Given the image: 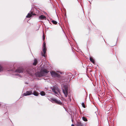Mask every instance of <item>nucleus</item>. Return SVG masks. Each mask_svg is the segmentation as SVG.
Returning <instances> with one entry per match:
<instances>
[{
    "instance_id": "20e7f679",
    "label": "nucleus",
    "mask_w": 126,
    "mask_h": 126,
    "mask_svg": "<svg viewBox=\"0 0 126 126\" xmlns=\"http://www.w3.org/2000/svg\"><path fill=\"white\" fill-rule=\"evenodd\" d=\"M36 15L35 14L33 13L32 12L30 11L28 13L27 15L26 16V17L27 18H30L31 17L33 16Z\"/></svg>"
},
{
    "instance_id": "9b49d317",
    "label": "nucleus",
    "mask_w": 126,
    "mask_h": 126,
    "mask_svg": "<svg viewBox=\"0 0 126 126\" xmlns=\"http://www.w3.org/2000/svg\"><path fill=\"white\" fill-rule=\"evenodd\" d=\"M43 51L44 53V54L43 55V56L44 57H45V54L46 52V47L45 48H43Z\"/></svg>"
},
{
    "instance_id": "ddd939ff",
    "label": "nucleus",
    "mask_w": 126,
    "mask_h": 126,
    "mask_svg": "<svg viewBox=\"0 0 126 126\" xmlns=\"http://www.w3.org/2000/svg\"><path fill=\"white\" fill-rule=\"evenodd\" d=\"M50 88L52 91L55 94V87L53 86V87H50Z\"/></svg>"
},
{
    "instance_id": "f3484780",
    "label": "nucleus",
    "mask_w": 126,
    "mask_h": 126,
    "mask_svg": "<svg viewBox=\"0 0 126 126\" xmlns=\"http://www.w3.org/2000/svg\"><path fill=\"white\" fill-rule=\"evenodd\" d=\"M37 63V60L36 59H35L34 61V62L33 63V64L34 65H35Z\"/></svg>"
},
{
    "instance_id": "dca6fc26",
    "label": "nucleus",
    "mask_w": 126,
    "mask_h": 126,
    "mask_svg": "<svg viewBox=\"0 0 126 126\" xmlns=\"http://www.w3.org/2000/svg\"><path fill=\"white\" fill-rule=\"evenodd\" d=\"M40 94L42 96H44L45 95V93L44 91H41L40 92Z\"/></svg>"
},
{
    "instance_id": "1a4fd4ad",
    "label": "nucleus",
    "mask_w": 126,
    "mask_h": 126,
    "mask_svg": "<svg viewBox=\"0 0 126 126\" xmlns=\"http://www.w3.org/2000/svg\"><path fill=\"white\" fill-rule=\"evenodd\" d=\"M32 94L34 95L35 96H38L39 94V93L37 92L34 91L33 93H32Z\"/></svg>"
},
{
    "instance_id": "c85d7f7f",
    "label": "nucleus",
    "mask_w": 126,
    "mask_h": 126,
    "mask_svg": "<svg viewBox=\"0 0 126 126\" xmlns=\"http://www.w3.org/2000/svg\"><path fill=\"white\" fill-rule=\"evenodd\" d=\"M57 90L58 91V89H57Z\"/></svg>"
},
{
    "instance_id": "9d476101",
    "label": "nucleus",
    "mask_w": 126,
    "mask_h": 126,
    "mask_svg": "<svg viewBox=\"0 0 126 126\" xmlns=\"http://www.w3.org/2000/svg\"><path fill=\"white\" fill-rule=\"evenodd\" d=\"M76 125L77 126H83L82 124L79 121L77 122Z\"/></svg>"
},
{
    "instance_id": "cd10ccee",
    "label": "nucleus",
    "mask_w": 126,
    "mask_h": 126,
    "mask_svg": "<svg viewBox=\"0 0 126 126\" xmlns=\"http://www.w3.org/2000/svg\"><path fill=\"white\" fill-rule=\"evenodd\" d=\"M59 26L60 27V25H59Z\"/></svg>"
},
{
    "instance_id": "423d86ee",
    "label": "nucleus",
    "mask_w": 126,
    "mask_h": 126,
    "mask_svg": "<svg viewBox=\"0 0 126 126\" xmlns=\"http://www.w3.org/2000/svg\"><path fill=\"white\" fill-rule=\"evenodd\" d=\"M56 72V77L60 78L61 77V74L62 73L61 72Z\"/></svg>"
},
{
    "instance_id": "6e6552de",
    "label": "nucleus",
    "mask_w": 126,
    "mask_h": 126,
    "mask_svg": "<svg viewBox=\"0 0 126 126\" xmlns=\"http://www.w3.org/2000/svg\"><path fill=\"white\" fill-rule=\"evenodd\" d=\"M39 19L41 20H43V19H46V17L45 16L42 15L39 16Z\"/></svg>"
},
{
    "instance_id": "7ed1b4c3",
    "label": "nucleus",
    "mask_w": 126,
    "mask_h": 126,
    "mask_svg": "<svg viewBox=\"0 0 126 126\" xmlns=\"http://www.w3.org/2000/svg\"><path fill=\"white\" fill-rule=\"evenodd\" d=\"M63 92L64 95L65 96L67 97L68 94V87L66 85H64L63 89Z\"/></svg>"
},
{
    "instance_id": "b1692460",
    "label": "nucleus",
    "mask_w": 126,
    "mask_h": 126,
    "mask_svg": "<svg viewBox=\"0 0 126 126\" xmlns=\"http://www.w3.org/2000/svg\"><path fill=\"white\" fill-rule=\"evenodd\" d=\"M71 126H74V125L73 124H72L71 125Z\"/></svg>"
},
{
    "instance_id": "a878e982",
    "label": "nucleus",
    "mask_w": 126,
    "mask_h": 126,
    "mask_svg": "<svg viewBox=\"0 0 126 126\" xmlns=\"http://www.w3.org/2000/svg\"><path fill=\"white\" fill-rule=\"evenodd\" d=\"M55 23H56V24H57V22H56V21Z\"/></svg>"
},
{
    "instance_id": "f8f14e48",
    "label": "nucleus",
    "mask_w": 126,
    "mask_h": 126,
    "mask_svg": "<svg viewBox=\"0 0 126 126\" xmlns=\"http://www.w3.org/2000/svg\"><path fill=\"white\" fill-rule=\"evenodd\" d=\"M51 74L53 77H55V72L54 71H52L50 72Z\"/></svg>"
},
{
    "instance_id": "4be33fe9",
    "label": "nucleus",
    "mask_w": 126,
    "mask_h": 126,
    "mask_svg": "<svg viewBox=\"0 0 126 126\" xmlns=\"http://www.w3.org/2000/svg\"><path fill=\"white\" fill-rule=\"evenodd\" d=\"M52 22L54 24H55V21L54 20H52Z\"/></svg>"
},
{
    "instance_id": "bb28decb",
    "label": "nucleus",
    "mask_w": 126,
    "mask_h": 126,
    "mask_svg": "<svg viewBox=\"0 0 126 126\" xmlns=\"http://www.w3.org/2000/svg\"><path fill=\"white\" fill-rule=\"evenodd\" d=\"M55 90H56V89H55Z\"/></svg>"
},
{
    "instance_id": "a211bd4d",
    "label": "nucleus",
    "mask_w": 126,
    "mask_h": 126,
    "mask_svg": "<svg viewBox=\"0 0 126 126\" xmlns=\"http://www.w3.org/2000/svg\"><path fill=\"white\" fill-rule=\"evenodd\" d=\"M83 120L85 121H87V119L85 117H83L82 118Z\"/></svg>"
},
{
    "instance_id": "412c9836",
    "label": "nucleus",
    "mask_w": 126,
    "mask_h": 126,
    "mask_svg": "<svg viewBox=\"0 0 126 126\" xmlns=\"http://www.w3.org/2000/svg\"><path fill=\"white\" fill-rule=\"evenodd\" d=\"M82 106L84 108H85V105L84 103H83L82 104Z\"/></svg>"
},
{
    "instance_id": "6ab92c4d",
    "label": "nucleus",
    "mask_w": 126,
    "mask_h": 126,
    "mask_svg": "<svg viewBox=\"0 0 126 126\" xmlns=\"http://www.w3.org/2000/svg\"><path fill=\"white\" fill-rule=\"evenodd\" d=\"M43 48H45L46 47V45L45 42H44L43 43Z\"/></svg>"
},
{
    "instance_id": "aec40b11",
    "label": "nucleus",
    "mask_w": 126,
    "mask_h": 126,
    "mask_svg": "<svg viewBox=\"0 0 126 126\" xmlns=\"http://www.w3.org/2000/svg\"><path fill=\"white\" fill-rule=\"evenodd\" d=\"M3 70V68L0 65V72L2 71Z\"/></svg>"
},
{
    "instance_id": "0eeeda50",
    "label": "nucleus",
    "mask_w": 126,
    "mask_h": 126,
    "mask_svg": "<svg viewBox=\"0 0 126 126\" xmlns=\"http://www.w3.org/2000/svg\"><path fill=\"white\" fill-rule=\"evenodd\" d=\"M56 103L60 105H62V103L60 100H58L56 99Z\"/></svg>"
},
{
    "instance_id": "f257e3e1",
    "label": "nucleus",
    "mask_w": 126,
    "mask_h": 126,
    "mask_svg": "<svg viewBox=\"0 0 126 126\" xmlns=\"http://www.w3.org/2000/svg\"><path fill=\"white\" fill-rule=\"evenodd\" d=\"M49 72V71L46 69H41V70L40 73L37 75V76L41 77L44 76L45 74H47Z\"/></svg>"
},
{
    "instance_id": "393cba45",
    "label": "nucleus",
    "mask_w": 126,
    "mask_h": 126,
    "mask_svg": "<svg viewBox=\"0 0 126 126\" xmlns=\"http://www.w3.org/2000/svg\"><path fill=\"white\" fill-rule=\"evenodd\" d=\"M55 93H56V94H57V92L56 91Z\"/></svg>"
},
{
    "instance_id": "4468645a",
    "label": "nucleus",
    "mask_w": 126,
    "mask_h": 126,
    "mask_svg": "<svg viewBox=\"0 0 126 126\" xmlns=\"http://www.w3.org/2000/svg\"><path fill=\"white\" fill-rule=\"evenodd\" d=\"M90 61L93 63L94 64V63L95 62L94 60L92 57H90Z\"/></svg>"
},
{
    "instance_id": "39448f33",
    "label": "nucleus",
    "mask_w": 126,
    "mask_h": 126,
    "mask_svg": "<svg viewBox=\"0 0 126 126\" xmlns=\"http://www.w3.org/2000/svg\"><path fill=\"white\" fill-rule=\"evenodd\" d=\"M32 94V92L31 91H27L24 93L23 95L24 96Z\"/></svg>"
},
{
    "instance_id": "5701e85b",
    "label": "nucleus",
    "mask_w": 126,
    "mask_h": 126,
    "mask_svg": "<svg viewBox=\"0 0 126 126\" xmlns=\"http://www.w3.org/2000/svg\"><path fill=\"white\" fill-rule=\"evenodd\" d=\"M43 40H44L45 39V36L44 35H43Z\"/></svg>"
},
{
    "instance_id": "f03ea898",
    "label": "nucleus",
    "mask_w": 126,
    "mask_h": 126,
    "mask_svg": "<svg viewBox=\"0 0 126 126\" xmlns=\"http://www.w3.org/2000/svg\"><path fill=\"white\" fill-rule=\"evenodd\" d=\"M23 71V69L22 67L19 68L17 69L14 72V74H13L14 75L16 76H18L19 77L21 76L19 75V74L17 73H21Z\"/></svg>"
},
{
    "instance_id": "2eb2a0df",
    "label": "nucleus",
    "mask_w": 126,
    "mask_h": 126,
    "mask_svg": "<svg viewBox=\"0 0 126 126\" xmlns=\"http://www.w3.org/2000/svg\"><path fill=\"white\" fill-rule=\"evenodd\" d=\"M49 100L52 102L53 103H55V99L54 98H51L50 99H49Z\"/></svg>"
}]
</instances>
